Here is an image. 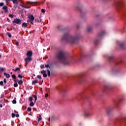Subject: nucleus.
<instances>
[{
    "label": "nucleus",
    "mask_w": 126,
    "mask_h": 126,
    "mask_svg": "<svg viewBox=\"0 0 126 126\" xmlns=\"http://www.w3.org/2000/svg\"><path fill=\"white\" fill-rule=\"evenodd\" d=\"M57 58L60 62H62L64 63V64H67L70 63H77V61L74 60H70L67 58H66V55H65V52L63 51H60L57 55Z\"/></svg>",
    "instance_id": "1"
},
{
    "label": "nucleus",
    "mask_w": 126,
    "mask_h": 126,
    "mask_svg": "<svg viewBox=\"0 0 126 126\" xmlns=\"http://www.w3.org/2000/svg\"><path fill=\"white\" fill-rule=\"evenodd\" d=\"M63 40L69 44H75L78 41V36H72L65 34L63 35Z\"/></svg>",
    "instance_id": "2"
},
{
    "label": "nucleus",
    "mask_w": 126,
    "mask_h": 126,
    "mask_svg": "<svg viewBox=\"0 0 126 126\" xmlns=\"http://www.w3.org/2000/svg\"><path fill=\"white\" fill-rule=\"evenodd\" d=\"M21 23H22V21L20 19L16 18L13 21V24L14 25H15V24L20 25Z\"/></svg>",
    "instance_id": "3"
},
{
    "label": "nucleus",
    "mask_w": 126,
    "mask_h": 126,
    "mask_svg": "<svg viewBox=\"0 0 126 126\" xmlns=\"http://www.w3.org/2000/svg\"><path fill=\"white\" fill-rule=\"evenodd\" d=\"M32 61V58L29 57L25 59V62L26 63V64L30 62H31Z\"/></svg>",
    "instance_id": "4"
},
{
    "label": "nucleus",
    "mask_w": 126,
    "mask_h": 126,
    "mask_svg": "<svg viewBox=\"0 0 126 126\" xmlns=\"http://www.w3.org/2000/svg\"><path fill=\"white\" fill-rule=\"evenodd\" d=\"M93 30V26H89L87 27V31L88 32H90Z\"/></svg>",
    "instance_id": "5"
},
{
    "label": "nucleus",
    "mask_w": 126,
    "mask_h": 126,
    "mask_svg": "<svg viewBox=\"0 0 126 126\" xmlns=\"http://www.w3.org/2000/svg\"><path fill=\"white\" fill-rule=\"evenodd\" d=\"M123 4V3L121 2H116L115 3V6H117V7H121Z\"/></svg>",
    "instance_id": "6"
},
{
    "label": "nucleus",
    "mask_w": 126,
    "mask_h": 126,
    "mask_svg": "<svg viewBox=\"0 0 126 126\" xmlns=\"http://www.w3.org/2000/svg\"><path fill=\"white\" fill-rule=\"evenodd\" d=\"M28 18L30 20V21H34V19H35V18L32 15H29L28 16Z\"/></svg>",
    "instance_id": "7"
},
{
    "label": "nucleus",
    "mask_w": 126,
    "mask_h": 126,
    "mask_svg": "<svg viewBox=\"0 0 126 126\" xmlns=\"http://www.w3.org/2000/svg\"><path fill=\"white\" fill-rule=\"evenodd\" d=\"M15 117H16V118H18V117H19V114H18V112H17V114H14V113H12V118H15Z\"/></svg>",
    "instance_id": "8"
},
{
    "label": "nucleus",
    "mask_w": 126,
    "mask_h": 126,
    "mask_svg": "<svg viewBox=\"0 0 126 126\" xmlns=\"http://www.w3.org/2000/svg\"><path fill=\"white\" fill-rule=\"evenodd\" d=\"M2 9H3L4 12L6 13L8 12V10L7 9V6L6 5H4L3 6Z\"/></svg>",
    "instance_id": "9"
},
{
    "label": "nucleus",
    "mask_w": 126,
    "mask_h": 126,
    "mask_svg": "<svg viewBox=\"0 0 126 126\" xmlns=\"http://www.w3.org/2000/svg\"><path fill=\"white\" fill-rule=\"evenodd\" d=\"M27 56L28 57H30L31 58L32 57V51H28L27 53Z\"/></svg>",
    "instance_id": "10"
},
{
    "label": "nucleus",
    "mask_w": 126,
    "mask_h": 126,
    "mask_svg": "<svg viewBox=\"0 0 126 126\" xmlns=\"http://www.w3.org/2000/svg\"><path fill=\"white\" fill-rule=\"evenodd\" d=\"M57 29L59 30V31H63V26L58 25L57 27Z\"/></svg>",
    "instance_id": "11"
},
{
    "label": "nucleus",
    "mask_w": 126,
    "mask_h": 126,
    "mask_svg": "<svg viewBox=\"0 0 126 126\" xmlns=\"http://www.w3.org/2000/svg\"><path fill=\"white\" fill-rule=\"evenodd\" d=\"M13 71H14L15 72H16L17 71H20V68L17 67L15 69H12Z\"/></svg>",
    "instance_id": "12"
},
{
    "label": "nucleus",
    "mask_w": 126,
    "mask_h": 126,
    "mask_svg": "<svg viewBox=\"0 0 126 126\" xmlns=\"http://www.w3.org/2000/svg\"><path fill=\"white\" fill-rule=\"evenodd\" d=\"M119 46L121 48H122V49H125V44H124V43H120Z\"/></svg>",
    "instance_id": "13"
},
{
    "label": "nucleus",
    "mask_w": 126,
    "mask_h": 126,
    "mask_svg": "<svg viewBox=\"0 0 126 126\" xmlns=\"http://www.w3.org/2000/svg\"><path fill=\"white\" fill-rule=\"evenodd\" d=\"M14 4H18V0H11Z\"/></svg>",
    "instance_id": "14"
},
{
    "label": "nucleus",
    "mask_w": 126,
    "mask_h": 126,
    "mask_svg": "<svg viewBox=\"0 0 126 126\" xmlns=\"http://www.w3.org/2000/svg\"><path fill=\"white\" fill-rule=\"evenodd\" d=\"M90 115V113H89V112L88 111H86L84 113V116L85 117H88Z\"/></svg>",
    "instance_id": "15"
},
{
    "label": "nucleus",
    "mask_w": 126,
    "mask_h": 126,
    "mask_svg": "<svg viewBox=\"0 0 126 126\" xmlns=\"http://www.w3.org/2000/svg\"><path fill=\"white\" fill-rule=\"evenodd\" d=\"M65 30H66L67 31H71V29H72L71 27H67L65 29Z\"/></svg>",
    "instance_id": "16"
},
{
    "label": "nucleus",
    "mask_w": 126,
    "mask_h": 126,
    "mask_svg": "<svg viewBox=\"0 0 126 126\" xmlns=\"http://www.w3.org/2000/svg\"><path fill=\"white\" fill-rule=\"evenodd\" d=\"M4 76H6V78H9L10 77V75L6 73H4Z\"/></svg>",
    "instance_id": "17"
},
{
    "label": "nucleus",
    "mask_w": 126,
    "mask_h": 126,
    "mask_svg": "<svg viewBox=\"0 0 126 126\" xmlns=\"http://www.w3.org/2000/svg\"><path fill=\"white\" fill-rule=\"evenodd\" d=\"M21 6L22 7H24V8H27V9L31 8V7L30 6L27 7V6H25L24 5H21Z\"/></svg>",
    "instance_id": "18"
},
{
    "label": "nucleus",
    "mask_w": 126,
    "mask_h": 126,
    "mask_svg": "<svg viewBox=\"0 0 126 126\" xmlns=\"http://www.w3.org/2000/svg\"><path fill=\"white\" fill-rule=\"evenodd\" d=\"M6 35H7V36H8L10 39H11V33H10V32H7Z\"/></svg>",
    "instance_id": "19"
},
{
    "label": "nucleus",
    "mask_w": 126,
    "mask_h": 126,
    "mask_svg": "<svg viewBox=\"0 0 126 126\" xmlns=\"http://www.w3.org/2000/svg\"><path fill=\"white\" fill-rule=\"evenodd\" d=\"M40 18V20L39 21L38 20H37V19H35V22H42V19H41L40 17H39Z\"/></svg>",
    "instance_id": "20"
},
{
    "label": "nucleus",
    "mask_w": 126,
    "mask_h": 126,
    "mask_svg": "<svg viewBox=\"0 0 126 126\" xmlns=\"http://www.w3.org/2000/svg\"><path fill=\"white\" fill-rule=\"evenodd\" d=\"M36 83H38V80H37L32 81V85L36 84Z\"/></svg>",
    "instance_id": "21"
},
{
    "label": "nucleus",
    "mask_w": 126,
    "mask_h": 126,
    "mask_svg": "<svg viewBox=\"0 0 126 126\" xmlns=\"http://www.w3.org/2000/svg\"><path fill=\"white\" fill-rule=\"evenodd\" d=\"M110 112H111V109H110L109 108L106 109V113H107V115H110Z\"/></svg>",
    "instance_id": "22"
},
{
    "label": "nucleus",
    "mask_w": 126,
    "mask_h": 126,
    "mask_svg": "<svg viewBox=\"0 0 126 126\" xmlns=\"http://www.w3.org/2000/svg\"><path fill=\"white\" fill-rule=\"evenodd\" d=\"M22 27H27V23H23L22 25Z\"/></svg>",
    "instance_id": "23"
},
{
    "label": "nucleus",
    "mask_w": 126,
    "mask_h": 126,
    "mask_svg": "<svg viewBox=\"0 0 126 126\" xmlns=\"http://www.w3.org/2000/svg\"><path fill=\"white\" fill-rule=\"evenodd\" d=\"M47 74H48V76H51V71H50V70H47Z\"/></svg>",
    "instance_id": "24"
},
{
    "label": "nucleus",
    "mask_w": 126,
    "mask_h": 126,
    "mask_svg": "<svg viewBox=\"0 0 126 126\" xmlns=\"http://www.w3.org/2000/svg\"><path fill=\"white\" fill-rule=\"evenodd\" d=\"M30 106H31V107H33V106H34V102H33V101H31Z\"/></svg>",
    "instance_id": "25"
},
{
    "label": "nucleus",
    "mask_w": 126,
    "mask_h": 126,
    "mask_svg": "<svg viewBox=\"0 0 126 126\" xmlns=\"http://www.w3.org/2000/svg\"><path fill=\"white\" fill-rule=\"evenodd\" d=\"M14 99H15L13 100L12 103L13 104H16V98L15 97Z\"/></svg>",
    "instance_id": "26"
},
{
    "label": "nucleus",
    "mask_w": 126,
    "mask_h": 126,
    "mask_svg": "<svg viewBox=\"0 0 126 126\" xmlns=\"http://www.w3.org/2000/svg\"><path fill=\"white\" fill-rule=\"evenodd\" d=\"M22 83H23V81L22 80H20L18 81V84H19V85H21Z\"/></svg>",
    "instance_id": "27"
},
{
    "label": "nucleus",
    "mask_w": 126,
    "mask_h": 126,
    "mask_svg": "<svg viewBox=\"0 0 126 126\" xmlns=\"http://www.w3.org/2000/svg\"><path fill=\"white\" fill-rule=\"evenodd\" d=\"M32 100L33 98L31 96H30L29 98V101H30V102H32Z\"/></svg>",
    "instance_id": "28"
},
{
    "label": "nucleus",
    "mask_w": 126,
    "mask_h": 126,
    "mask_svg": "<svg viewBox=\"0 0 126 126\" xmlns=\"http://www.w3.org/2000/svg\"><path fill=\"white\" fill-rule=\"evenodd\" d=\"M34 97V103H36V101H37V96L33 95Z\"/></svg>",
    "instance_id": "29"
},
{
    "label": "nucleus",
    "mask_w": 126,
    "mask_h": 126,
    "mask_svg": "<svg viewBox=\"0 0 126 126\" xmlns=\"http://www.w3.org/2000/svg\"><path fill=\"white\" fill-rule=\"evenodd\" d=\"M32 110V109L31 108V107H29L27 109V110L28 112H31V110Z\"/></svg>",
    "instance_id": "30"
},
{
    "label": "nucleus",
    "mask_w": 126,
    "mask_h": 126,
    "mask_svg": "<svg viewBox=\"0 0 126 126\" xmlns=\"http://www.w3.org/2000/svg\"><path fill=\"white\" fill-rule=\"evenodd\" d=\"M12 78L13 79H15L16 78V76L15 75H12Z\"/></svg>",
    "instance_id": "31"
},
{
    "label": "nucleus",
    "mask_w": 126,
    "mask_h": 126,
    "mask_svg": "<svg viewBox=\"0 0 126 126\" xmlns=\"http://www.w3.org/2000/svg\"><path fill=\"white\" fill-rule=\"evenodd\" d=\"M14 16L12 14H9V17H10L11 18H13Z\"/></svg>",
    "instance_id": "32"
},
{
    "label": "nucleus",
    "mask_w": 126,
    "mask_h": 126,
    "mask_svg": "<svg viewBox=\"0 0 126 126\" xmlns=\"http://www.w3.org/2000/svg\"><path fill=\"white\" fill-rule=\"evenodd\" d=\"M3 70H4V69H3V68H0V72H2V71H3Z\"/></svg>",
    "instance_id": "33"
},
{
    "label": "nucleus",
    "mask_w": 126,
    "mask_h": 126,
    "mask_svg": "<svg viewBox=\"0 0 126 126\" xmlns=\"http://www.w3.org/2000/svg\"><path fill=\"white\" fill-rule=\"evenodd\" d=\"M113 58H114V57L111 56H109L108 57V59H109V60H112V59H113Z\"/></svg>",
    "instance_id": "34"
},
{
    "label": "nucleus",
    "mask_w": 126,
    "mask_h": 126,
    "mask_svg": "<svg viewBox=\"0 0 126 126\" xmlns=\"http://www.w3.org/2000/svg\"><path fill=\"white\" fill-rule=\"evenodd\" d=\"M41 73H42V74H44V73H46V71L45 70L41 71Z\"/></svg>",
    "instance_id": "35"
},
{
    "label": "nucleus",
    "mask_w": 126,
    "mask_h": 126,
    "mask_svg": "<svg viewBox=\"0 0 126 126\" xmlns=\"http://www.w3.org/2000/svg\"><path fill=\"white\" fill-rule=\"evenodd\" d=\"M18 86V85L17 84V83H15L14 84V87H17Z\"/></svg>",
    "instance_id": "36"
},
{
    "label": "nucleus",
    "mask_w": 126,
    "mask_h": 126,
    "mask_svg": "<svg viewBox=\"0 0 126 126\" xmlns=\"http://www.w3.org/2000/svg\"><path fill=\"white\" fill-rule=\"evenodd\" d=\"M45 9H42V10H41V12H42V13H45Z\"/></svg>",
    "instance_id": "37"
},
{
    "label": "nucleus",
    "mask_w": 126,
    "mask_h": 126,
    "mask_svg": "<svg viewBox=\"0 0 126 126\" xmlns=\"http://www.w3.org/2000/svg\"><path fill=\"white\" fill-rule=\"evenodd\" d=\"M0 85H1V86H2V85H3V82L0 81Z\"/></svg>",
    "instance_id": "38"
},
{
    "label": "nucleus",
    "mask_w": 126,
    "mask_h": 126,
    "mask_svg": "<svg viewBox=\"0 0 126 126\" xmlns=\"http://www.w3.org/2000/svg\"><path fill=\"white\" fill-rule=\"evenodd\" d=\"M104 33H105V32H101L100 34V35H99V37L100 38V37H102V35H104Z\"/></svg>",
    "instance_id": "39"
},
{
    "label": "nucleus",
    "mask_w": 126,
    "mask_h": 126,
    "mask_svg": "<svg viewBox=\"0 0 126 126\" xmlns=\"http://www.w3.org/2000/svg\"><path fill=\"white\" fill-rule=\"evenodd\" d=\"M43 77H47V74L45 73L44 74H43Z\"/></svg>",
    "instance_id": "40"
},
{
    "label": "nucleus",
    "mask_w": 126,
    "mask_h": 126,
    "mask_svg": "<svg viewBox=\"0 0 126 126\" xmlns=\"http://www.w3.org/2000/svg\"><path fill=\"white\" fill-rule=\"evenodd\" d=\"M41 120H42V117L41 116L38 117V122H40V121H41Z\"/></svg>",
    "instance_id": "41"
},
{
    "label": "nucleus",
    "mask_w": 126,
    "mask_h": 126,
    "mask_svg": "<svg viewBox=\"0 0 126 126\" xmlns=\"http://www.w3.org/2000/svg\"><path fill=\"white\" fill-rule=\"evenodd\" d=\"M37 78L38 79H41V78H42V77H41V76L40 75H37Z\"/></svg>",
    "instance_id": "42"
},
{
    "label": "nucleus",
    "mask_w": 126,
    "mask_h": 126,
    "mask_svg": "<svg viewBox=\"0 0 126 126\" xmlns=\"http://www.w3.org/2000/svg\"><path fill=\"white\" fill-rule=\"evenodd\" d=\"M40 68H44V65L43 64L40 65Z\"/></svg>",
    "instance_id": "43"
},
{
    "label": "nucleus",
    "mask_w": 126,
    "mask_h": 126,
    "mask_svg": "<svg viewBox=\"0 0 126 126\" xmlns=\"http://www.w3.org/2000/svg\"><path fill=\"white\" fill-rule=\"evenodd\" d=\"M18 77H19V78H22V76L20 74L18 75Z\"/></svg>",
    "instance_id": "44"
},
{
    "label": "nucleus",
    "mask_w": 126,
    "mask_h": 126,
    "mask_svg": "<svg viewBox=\"0 0 126 126\" xmlns=\"http://www.w3.org/2000/svg\"><path fill=\"white\" fill-rule=\"evenodd\" d=\"M3 82H4V83H5V84H6V79H4Z\"/></svg>",
    "instance_id": "45"
},
{
    "label": "nucleus",
    "mask_w": 126,
    "mask_h": 126,
    "mask_svg": "<svg viewBox=\"0 0 126 126\" xmlns=\"http://www.w3.org/2000/svg\"><path fill=\"white\" fill-rule=\"evenodd\" d=\"M3 3L2 2L0 3V6H3Z\"/></svg>",
    "instance_id": "46"
},
{
    "label": "nucleus",
    "mask_w": 126,
    "mask_h": 126,
    "mask_svg": "<svg viewBox=\"0 0 126 126\" xmlns=\"http://www.w3.org/2000/svg\"><path fill=\"white\" fill-rule=\"evenodd\" d=\"M45 67H50V65H49V64L45 65Z\"/></svg>",
    "instance_id": "47"
},
{
    "label": "nucleus",
    "mask_w": 126,
    "mask_h": 126,
    "mask_svg": "<svg viewBox=\"0 0 126 126\" xmlns=\"http://www.w3.org/2000/svg\"><path fill=\"white\" fill-rule=\"evenodd\" d=\"M28 3H35V2L27 1Z\"/></svg>",
    "instance_id": "48"
},
{
    "label": "nucleus",
    "mask_w": 126,
    "mask_h": 126,
    "mask_svg": "<svg viewBox=\"0 0 126 126\" xmlns=\"http://www.w3.org/2000/svg\"><path fill=\"white\" fill-rule=\"evenodd\" d=\"M30 21V22L31 23V24H33V21Z\"/></svg>",
    "instance_id": "49"
},
{
    "label": "nucleus",
    "mask_w": 126,
    "mask_h": 126,
    "mask_svg": "<svg viewBox=\"0 0 126 126\" xmlns=\"http://www.w3.org/2000/svg\"><path fill=\"white\" fill-rule=\"evenodd\" d=\"M125 29H126V28H123L122 29L121 31H126V30H125Z\"/></svg>",
    "instance_id": "50"
},
{
    "label": "nucleus",
    "mask_w": 126,
    "mask_h": 126,
    "mask_svg": "<svg viewBox=\"0 0 126 126\" xmlns=\"http://www.w3.org/2000/svg\"><path fill=\"white\" fill-rule=\"evenodd\" d=\"M48 121L49 122H51V117H49V118L48 119Z\"/></svg>",
    "instance_id": "51"
},
{
    "label": "nucleus",
    "mask_w": 126,
    "mask_h": 126,
    "mask_svg": "<svg viewBox=\"0 0 126 126\" xmlns=\"http://www.w3.org/2000/svg\"><path fill=\"white\" fill-rule=\"evenodd\" d=\"M16 45L17 46H19V43H18V42H17L16 43Z\"/></svg>",
    "instance_id": "52"
},
{
    "label": "nucleus",
    "mask_w": 126,
    "mask_h": 126,
    "mask_svg": "<svg viewBox=\"0 0 126 126\" xmlns=\"http://www.w3.org/2000/svg\"><path fill=\"white\" fill-rule=\"evenodd\" d=\"M7 20L8 22H10V20H9V19L8 18H7Z\"/></svg>",
    "instance_id": "53"
},
{
    "label": "nucleus",
    "mask_w": 126,
    "mask_h": 126,
    "mask_svg": "<svg viewBox=\"0 0 126 126\" xmlns=\"http://www.w3.org/2000/svg\"><path fill=\"white\" fill-rule=\"evenodd\" d=\"M49 94H45V97H48Z\"/></svg>",
    "instance_id": "54"
},
{
    "label": "nucleus",
    "mask_w": 126,
    "mask_h": 126,
    "mask_svg": "<svg viewBox=\"0 0 126 126\" xmlns=\"http://www.w3.org/2000/svg\"><path fill=\"white\" fill-rule=\"evenodd\" d=\"M0 108H2V104H0Z\"/></svg>",
    "instance_id": "55"
},
{
    "label": "nucleus",
    "mask_w": 126,
    "mask_h": 126,
    "mask_svg": "<svg viewBox=\"0 0 126 126\" xmlns=\"http://www.w3.org/2000/svg\"><path fill=\"white\" fill-rule=\"evenodd\" d=\"M1 58V55H0V59Z\"/></svg>",
    "instance_id": "56"
},
{
    "label": "nucleus",
    "mask_w": 126,
    "mask_h": 126,
    "mask_svg": "<svg viewBox=\"0 0 126 126\" xmlns=\"http://www.w3.org/2000/svg\"><path fill=\"white\" fill-rule=\"evenodd\" d=\"M77 28H78V26H77Z\"/></svg>",
    "instance_id": "57"
},
{
    "label": "nucleus",
    "mask_w": 126,
    "mask_h": 126,
    "mask_svg": "<svg viewBox=\"0 0 126 126\" xmlns=\"http://www.w3.org/2000/svg\"><path fill=\"white\" fill-rule=\"evenodd\" d=\"M10 73H11V74H12V72H11Z\"/></svg>",
    "instance_id": "58"
}]
</instances>
